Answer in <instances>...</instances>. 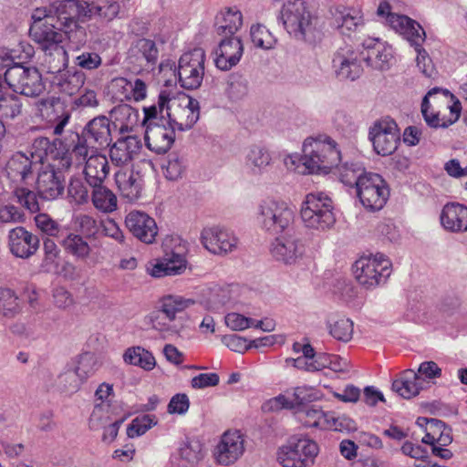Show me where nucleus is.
I'll return each instance as SVG.
<instances>
[{
  "label": "nucleus",
  "instance_id": "nucleus-1",
  "mask_svg": "<svg viewBox=\"0 0 467 467\" xmlns=\"http://www.w3.org/2000/svg\"><path fill=\"white\" fill-rule=\"evenodd\" d=\"M79 15L76 0H57L37 7L31 16L30 36L47 51L61 48L64 33L73 48L79 50L87 42L86 29L78 25Z\"/></svg>",
  "mask_w": 467,
  "mask_h": 467
},
{
  "label": "nucleus",
  "instance_id": "nucleus-2",
  "mask_svg": "<svg viewBox=\"0 0 467 467\" xmlns=\"http://www.w3.org/2000/svg\"><path fill=\"white\" fill-rule=\"evenodd\" d=\"M147 114L153 119L160 115L175 130L186 131L198 121L200 106L199 101L191 97H185L179 100L171 99L169 92L163 90L159 95L157 104L149 107Z\"/></svg>",
  "mask_w": 467,
  "mask_h": 467
},
{
  "label": "nucleus",
  "instance_id": "nucleus-3",
  "mask_svg": "<svg viewBox=\"0 0 467 467\" xmlns=\"http://www.w3.org/2000/svg\"><path fill=\"white\" fill-rule=\"evenodd\" d=\"M461 102L448 89L431 88L423 98L421 113L431 128H447L460 117Z\"/></svg>",
  "mask_w": 467,
  "mask_h": 467
},
{
  "label": "nucleus",
  "instance_id": "nucleus-4",
  "mask_svg": "<svg viewBox=\"0 0 467 467\" xmlns=\"http://www.w3.org/2000/svg\"><path fill=\"white\" fill-rule=\"evenodd\" d=\"M303 153L301 161L308 173H328L341 159L337 142L326 134L306 139Z\"/></svg>",
  "mask_w": 467,
  "mask_h": 467
},
{
  "label": "nucleus",
  "instance_id": "nucleus-5",
  "mask_svg": "<svg viewBox=\"0 0 467 467\" xmlns=\"http://www.w3.org/2000/svg\"><path fill=\"white\" fill-rule=\"evenodd\" d=\"M163 256L147 267L153 277L182 275L187 268V243L179 235H168L162 242Z\"/></svg>",
  "mask_w": 467,
  "mask_h": 467
},
{
  "label": "nucleus",
  "instance_id": "nucleus-6",
  "mask_svg": "<svg viewBox=\"0 0 467 467\" xmlns=\"http://www.w3.org/2000/svg\"><path fill=\"white\" fill-rule=\"evenodd\" d=\"M331 198L322 192H310L306 196L300 210L304 225L308 229L325 232L336 223Z\"/></svg>",
  "mask_w": 467,
  "mask_h": 467
},
{
  "label": "nucleus",
  "instance_id": "nucleus-7",
  "mask_svg": "<svg viewBox=\"0 0 467 467\" xmlns=\"http://www.w3.org/2000/svg\"><path fill=\"white\" fill-rule=\"evenodd\" d=\"M295 220L293 208L285 201L266 198L257 209V222L265 231L277 234L289 232Z\"/></svg>",
  "mask_w": 467,
  "mask_h": 467
},
{
  "label": "nucleus",
  "instance_id": "nucleus-8",
  "mask_svg": "<svg viewBox=\"0 0 467 467\" xmlns=\"http://www.w3.org/2000/svg\"><path fill=\"white\" fill-rule=\"evenodd\" d=\"M319 448L317 443L303 435H295L279 448L277 461L284 467H310L314 464Z\"/></svg>",
  "mask_w": 467,
  "mask_h": 467
},
{
  "label": "nucleus",
  "instance_id": "nucleus-9",
  "mask_svg": "<svg viewBox=\"0 0 467 467\" xmlns=\"http://www.w3.org/2000/svg\"><path fill=\"white\" fill-rule=\"evenodd\" d=\"M391 264L382 254L362 256L353 265L355 278L365 289L384 285L391 273Z\"/></svg>",
  "mask_w": 467,
  "mask_h": 467
},
{
  "label": "nucleus",
  "instance_id": "nucleus-10",
  "mask_svg": "<svg viewBox=\"0 0 467 467\" xmlns=\"http://www.w3.org/2000/svg\"><path fill=\"white\" fill-rule=\"evenodd\" d=\"M280 18L287 33L298 40H306L313 32L312 16L304 0L285 3Z\"/></svg>",
  "mask_w": 467,
  "mask_h": 467
},
{
  "label": "nucleus",
  "instance_id": "nucleus-11",
  "mask_svg": "<svg viewBox=\"0 0 467 467\" xmlns=\"http://www.w3.org/2000/svg\"><path fill=\"white\" fill-rule=\"evenodd\" d=\"M356 195L368 212L381 210L386 204L389 190L384 179L378 173L368 172L358 184Z\"/></svg>",
  "mask_w": 467,
  "mask_h": 467
},
{
  "label": "nucleus",
  "instance_id": "nucleus-12",
  "mask_svg": "<svg viewBox=\"0 0 467 467\" xmlns=\"http://www.w3.org/2000/svg\"><path fill=\"white\" fill-rule=\"evenodd\" d=\"M377 15L392 28L396 33L401 35L414 47H421L425 40V32L419 23L407 16L391 13L388 2L379 3Z\"/></svg>",
  "mask_w": 467,
  "mask_h": 467
},
{
  "label": "nucleus",
  "instance_id": "nucleus-13",
  "mask_svg": "<svg viewBox=\"0 0 467 467\" xmlns=\"http://www.w3.org/2000/svg\"><path fill=\"white\" fill-rule=\"evenodd\" d=\"M144 108L143 125L145 126V142L149 150L157 154L166 153L175 141V130L169 126L163 117L150 118Z\"/></svg>",
  "mask_w": 467,
  "mask_h": 467
},
{
  "label": "nucleus",
  "instance_id": "nucleus-14",
  "mask_svg": "<svg viewBox=\"0 0 467 467\" xmlns=\"http://www.w3.org/2000/svg\"><path fill=\"white\" fill-rule=\"evenodd\" d=\"M5 84L16 93L26 97H37L45 90L42 76L36 67H26L22 64L9 68Z\"/></svg>",
  "mask_w": 467,
  "mask_h": 467
},
{
  "label": "nucleus",
  "instance_id": "nucleus-15",
  "mask_svg": "<svg viewBox=\"0 0 467 467\" xmlns=\"http://www.w3.org/2000/svg\"><path fill=\"white\" fill-rule=\"evenodd\" d=\"M205 52L194 48L182 55L178 64L179 82L183 88H198L204 76Z\"/></svg>",
  "mask_w": 467,
  "mask_h": 467
},
{
  "label": "nucleus",
  "instance_id": "nucleus-16",
  "mask_svg": "<svg viewBox=\"0 0 467 467\" xmlns=\"http://www.w3.org/2000/svg\"><path fill=\"white\" fill-rule=\"evenodd\" d=\"M368 138L377 154L389 156L398 149L400 133L397 123L389 118H385L373 123L369 128Z\"/></svg>",
  "mask_w": 467,
  "mask_h": 467
},
{
  "label": "nucleus",
  "instance_id": "nucleus-17",
  "mask_svg": "<svg viewBox=\"0 0 467 467\" xmlns=\"http://www.w3.org/2000/svg\"><path fill=\"white\" fill-rule=\"evenodd\" d=\"M193 304L192 299L184 298L181 296L169 295L163 296L160 302L158 311L149 317L152 327L160 331H174L175 327L171 323L175 321L178 314Z\"/></svg>",
  "mask_w": 467,
  "mask_h": 467
},
{
  "label": "nucleus",
  "instance_id": "nucleus-18",
  "mask_svg": "<svg viewBox=\"0 0 467 467\" xmlns=\"http://www.w3.org/2000/svg\"><path fill=\"white\" fill-rule=\"evenodd\" d=\"M201 243L211 254L225 255L238 248L239 239L232 230L224 226L213 225L202 229Z\"/></svg>",
  "mask_w": 467,
  "mask_h": 467
},
{
  "label": "nucleus",
  "instance_id": "nucleus-19",
  "mask_svg": "<svg viewBox=\"0 0 467 467\" xmlns=\"http://www.w3.org/2000/svg\"><path fill=\"white\" fill-rule=\"evenodd\" d=\"M363 62L361 52L346 46L339 47L334 54L332 67L339 80L354 81L363 73Z\"/></svg>",
  "mask_w": 467,
  "mask_h": 467
},
{
  "label": "nucleus",
  "instance_id": "nucleus-20",
  "mask_svg": "<svg viewBox=\"0 0 467 467\" xmlns=\"http://www.w3.org/2000/svg\"><path fill=\"white\" fill-rule=\"evenodd\" d=\"M270 251L276 261L285 265H295L302 259L306 247L297 234L287 232L285 235L275 238Z\"/></svg>",
  "mask_w": 467,
  "mask_h": 467
},
{
  "label": "nucleus",
  "instance_id": "nucleus-21",
  "mask_svg": "<svg viewBox=\"0 0 467 467\" xmlns=\"http://www.w3.org/2000/svg\"><path fill=\"white\" fill-rule=\"evenodd\" d=\"M39 244L38 236L23 226H16L8 232V249L17 258H30L37 252Z\"/></svg>",
  "mask_w": 467,
  "mask_h": 467
},
{
  "label": "nucleus",
  "instance_id": "nucleus-22",
  "mask_svg": "<svg viewBox=\"0 0 467 467\" xmlns=\"http://www.w3.org/2000/svg\"><path fill=\"white\" fill-rule=\"evenodd\" d=\"M125 225L130 233L138 240L147 244H153L158 234L155 220L148 213L133 210L125 218Z\"/></svg>",
  "mask_w": 467,
  "mask_h": 467
},
{
  "label": "nucleus",
  "instance_id": "nucleus-23",
  "mask_svg": "<svg viewBox=\"0 0 467 467\" xmlns=\"http://www.w3.org/2000/svg\"><path fill=\"white\" fill-rule=\"evenodd\" d=\"M244 452V439L238 431H226L214 449V458L222 465L234 463Z\"/></svg>",
  "mask_w": 467,
  "mask_h": 467
},
{
  "label": "nucleus",
  "instance_id": "nucleus-24",
  "mask_svg": "<svg viewBox=\"0 0 467 467\" xmlns=\"http://www.w3.org/2000/svg\"><path fill=\"white\" fill-rule=\"evenodd\" d=\"M364 50L361 52L367 66L378 69L387 70L393 59V51L390 46L379 38H368L363 42Z\"/></svg>",
  "mask_w": 467,
  "mask_h": 467
},
{
  "label": "nucleus",
  "instance_id": "nucleus-25",
  "mask_svg": "<svg viewBox=\"0 0 467 467\" xmlns=\"http://www.w3.org/2000/svg\"><path fill=\"white\" fill-rule=\"evenodd\" d=\"M158 57L159 50L155 42L148 38H140L131 44L127 59L130 64L148 69L156 65Z\"/></svg>",
  "mask_w": 467,
  "mask_h": 467
},
{
  "label": "nucleus",
  "instance_id": "nucleus-26",
  "mask_svg": "<svg viewBox=\"0 0 467 467\" xmlns=\"http://www.w3.org/2000/svg\"><path fill=\"white\" fill-rule=\"evenodd\" d=\"M63 182L62 172L48 165L38 172L36 179L37 194L47 201L55 200L64 191Z\"/></svg>",
  "mask_w": 467,
  "mask_h": 467
},
{
  "label": "nucleus",
  "instance_id": "nucleus-27",
  "mask_svg": "<svg viewBox=\"0 0 467 467\" xmlns=\"http://www.w3.org/2000/svg\"><path fill=\"white\" fill-rule=\"evenodd\" d=\"M35 161L24 151L18 150L11 155L5 164L7 178L17 183H26L34 176L36 168Z\"/></svg>",
  "mask_w": 467,
  "mask_h": 467
},
{
  "label": "nucleus",
  "instance_id": "nucleus-28",
  "mask_svg": "<svg viewBox=\"0 0 467 467\" xmlns=\"http://www.w3.org/2000/svg\"><path fill=\"white\" fill-rule=\"evenodd\" d=\"M243 44L239 37H224L215 50L214 63L221 70H230L243 56Z\"/></svg>",
  "mask_w": 467,
  "mask_h": 467
},
{
  "label": "nucleus",
  "instance_id": "nucleus-29",
  "mask_svg": "<svg viewBox=\"0 0 467 467\" xmlns=\"http://www.w3.org/2000/svg\"><path fill=\"white\" fill-rule=\"evenodd\" d=\"M111 121L106 116H98L89 120L82 136L89 141L90 147L109 146L111 141Z\"/></svg>",
  "mask_w": 467,
  "mask_h": 467
},
{
  "label": "nucleus",
  "instance_id": "nucleus-30",
  "mask_svg": "<svg viewBox=\"0 0 467 467\" xmlns=\"http://www.w3.org/2000/svg\"><path fill=\"white\" fill-rule=\"evenodd\" d=\"M440 219L443 228L449 232H467V206L463 204L447 203L441 210Z\"/></svg>",
  "mask_w": 467,
  "mask_h": 467
},
{
  "label": "nucleus",
  "instance_id": "nucleus-31",
  "mask_svg": "<svg viewBox=\"0 0 467 467\" xmlns=\"http://www.w3.org/2000/svg\"><path fill=\"white\" fill-rule=\"evenodd\" d=\"M115 182L121 196L129 202L137 201L143 189L142 176L134 171H119L115 173Z\"/></svg>",
  "mask_w": 467,
  "mask_h": 467
},
{
  "label": "nucleus",
  "instance_id": "nucleus-32",
  "mask_svg": "<svg viewBox=\"0 0 467 467\" xmlns=\"http://www.w3.org/2000/svg\"><path fill=\"white\" fill-rule=\"evenodd\" d=\"M297 417L306 427L338 430V419L315 406H307L298 410Z\"/></svg>",
  "mask_w": 467,
  "mask_h": 467
},
{
  "label": "nucleus",
  "instance_id": "nucleus-33",
  "mask_svg": "<svg viewBox=\"0 0 467 467\" xmlns=\"http://www.w3.org/2000/svg\"><path fill=\"white\" fill-rule=\"evenodd\" d=\"M140 143L136 137L118 140L109 150V157L116 166L128 165L139 153Z\"/></svg>",
  "mask_w": 467,
  "mask_h": 467
},
{
  "label": "nucleus",
  "instance_id": "nucleus-34",
  "mask_svg": "<svg viewBox=\"0 0 467 467\" xmlns=\"http://www.w3.org/2000/svg\"><path fill=\"white\" fill-rule=\"evenodd\" d=\"M333 26L341 35L349 36L363 26L362 13L351 7L337 8L334 14Z\"/></svg>",
  "mask_w": 467,
  "mask_h": 467
},
{
  "label": "nucleus",
  "instance_id": "nucleus-35",
  "mask_svg": "<svg viewBox=\"0 0 467 467\" xmlns=\"http://www.w3.org/2000/svg\"><path fill=\"white\" fill-rule=\"evenodd\" d=\"M109 173L108 159L103 154H91L84 167L85 180L89 186H99L103 183Z\"/></svg>",
  "mask_w": 467,
  "mask_h": 467
},
{
  "label": "nucleus",
  "instance_id": "nucleus-36",
  "mask_svg": "<svg viewBox=\"0 0 467 467\" xmlns=\"http://www.w3.org/2000/svg\"><path fill=\"white\" fill-rule=\"evenodd\" d=\"M243 24L242 13L236 8H228L220 12L215 18V31L224 37H235L234 34Z\"/></svg>",
  "mask_w": 467,
  "mask_h": 467
},
{
  "label": "nucleus",
  "instance_id": "nucleus-37",
  "mask_svg": "<svg viewBox=\"0 0 467 467\" xmlns=\"http://www.w3.org/2000/svg\"><path fill=\"white\" fill-rule=\"evenodd\" d=\"M423 379L412 369L405 370L392 383V389L404 399H410L420 393Z\"/></svg>",
  "mask_w": 467,
  "mask_h": 467
},
{
  "label": "nucleus",
  "instance_id": "nucleus-38",
  "mask_svg": "<svg viewBox=\"0 0 467 467\" xmlns=\"http://www.w3.org/2000/svg\"><path fill=\"white\" fill-rule=\"evenodd\" d=\"M272 162V156L269 150L260 145H252L248 148L244 165L254 175H259L265 172Z\"/></svg>",
  "mask_w": 467,
  "mask_h": 467
},
{
  "label": "nucleus",
  "instance_id": "nucleus-39",
  "mask_svg": "<svg viewBox=\"0 0 467 467\" xmlns=\"http://www.w3.org/2000/svg\"><path fill=\"white\" fill-rule=\"evenodd\" d=\"M92 188L91 201L94 207L104 213H110L117 210L118 200L114 192L104 186H90Z\"/></svg>",
  "mask_w": 467,
  "mask_h": 467
},
{
  "label": "nucleus",
  "instance_id": "nucleus-40",
  "mask_svg": "<svg viewBox=\"0 0 467 467\" xmlns=\"http://www.w3.org/2000/svg\"><path fill=\"white\" fill-rule=\"evenodd\" d=\"M112 87L123 89V96L127 99L140 101L147 96V85L140 78L129 80L125 78H117L112 80Z\"/></svg>",
  "mask_w": 467,
  "mask_h": 467
},
{
  "label": "nucleus",
  "instance_id": "nucleus-41",
  "mask_svg": "<svg viewBox=\"0 0 467 467\" xmlns=\"http://www.w3.org/2000/svg\"><path fill=\"white\" fill-rule=\"evenodd\" d=\"M121 12L118 0H99L87 5L86 15L89 17L110 21Z\"/></svg>",
  "mask_w": 467,
  "mask_h": 467
},
{
  "label": "nucleus",
  "instance_id": "nucleus-42",
  "mask_svg": "<svg viewBox=\"0 0 467 467\" xmlns=\"http://www.w3.org/2000/svg\"><path fill=\"white\" fill-rule=\"evenodd\" d=\"M339 180L346 185L358 187V184L369 171H366L365 167L358 161H347L337 167Z\"/></svg>",
  "mask_w": 467,
  "mask_h": 467
},
{
  "label": "nucleus",
  "instance_id": "nucleus-43",
  "mask_svg": "<svg viewBox=\"0 0 467 467\" xmlns=\"http://www.w3.org/2000/svg\"><path fill=\"white\" fill-rule=\"evenodd\" d=\"M187 160L184 155L171 152L161 165L164 177L169 181L181 179L187 170Z\"/></svg>",
  "mask_w": 467,
  "mask_h": 467
},
{
  "label": "nucleus",
  "instance_id": "nucleus-44",
  "mask_svg": "<svg viewBox=\"0 0 467 467\" xmlns=\"http://www.w3.org/2000/svg\"><path fill=\"white\" fill-rule=\"evenodd\" d=\"M60 244L67 253L78 258L85 259L89 255L90 246L79 234H67L65 237H62Z\"/></svg>",
  "mask_w": 467,
  "mask_h": 467
},
{
  "label": "nucleus",
  "instance_id": "nucleus-45",
  "mask_svg": "<svg viewBox=\"0 0 467 467\" xmlns=\"http://www.w3.org/2000/svg\"><path fill=\"white\" fill-rule=\"evenodd\" d=\"M123 358L126 363L139 366L145 370H151L156 365L153 355L140 347L128 348L123 355Z\"/></svg>",
  "mask_w": 467,
  "mask_h": 467
},
{
  "label": "nucleus",
  "instance_id": "nucleus-46",
  "mask_svg": "<svg viewBox=\"0 0 467 467\" xmlns=\"http://www.w3.org/2000/svg\"><path fill=\"white\" fill-rule=\"evenodd\" d=\"M179 453L182 460L192 466L196 465L203 459V445L197 439H186L179 448Z\"/></svg>",
  "mask_w": 467,
  "mask_h": 467
},
{
  "label": "nucleus",
  "instance_id": "nucleus-47",
  "mask_svg": "<svg viewBox=\"0 0 467 467\" xmlns=\"http://www.w3.org/2000/svg\"><path fill=\"white\" fill-rule=\"evenodd\" d=\"M23 104L19 97L4 94L0 97V119L12 120L22 113Z\"/></svg>",
  "mask_w": 467,
  "mask_h": 467
},
{
  "label": "nucleus",
  "instance_id": "nucleus-48",
  "mask_svg": "<svg viewBox=\"0 0 467 467\" xmlns=\"http://www.w3.org/2000/svg\"><path fill=\"white\" fill-rule=\"evenodd\" d=\"M224 91L229 99L241 100L248 93V81L241 75L233 74L227 79Z\"/></svg>",
  "mask_w": 467,
  "mask_h": 467
},
{
  "label": "nucleus",
  "instance_id": "nucleus-49",
  "mask_svg": "<svg viewBox=\"0 0 467 467\" xmlns=\"http://www.w3.org/2000/svg\"><path fill=\"white\" fill-rule=\"evenodd\" d=\"M54 143L51 142L48 138L40 136L34 139L26 154L30 159L34 160L35 163L37 165L43 162L44 159L49 154L54 152Z\"/></svg>",
  "mask_w": 467,
  "mask_h": 467
},
{
  "label": "nucleus",
  "instance_id": "nucleus-50",
  "mask_svg": "<svg viewBox=\"0 0 467 467\" xmlns=\"http://www.w3.org/2000/svg\"><path fill=\"white\" fill-rule=\"evenodd\" d=\"M34 221L37 229L43 234L56 238L64 236V228L47 213H38Z\"/></svg>",
  "mask_w": 467,
  "mask_h": 467
},
{
  "label": "nucleus",
  "instance_id": "nucleus-51",
  "mask_svg": "<svg viewBox=\"0 0 467 467\" xmlns=\"http://www.w3.org/2000/svg\"><path fill=\"white\" fill-rule=\"evenodd\" d=\"M85 83V75L81 71H67L61 75L58 85L62 92L72 96L76 94Z\"/></svg>",
  "mask_w": 467,
  "mask_h": 467
},
{
  "label": "nucleus",
  "instance_id": "nucleus-52",
  "mask_svg": "<svg viewBox=\"0 0 467 467\" xmlns=\"http://www.w3.org/2000/svg\"><path fill=\"white\" fill-rule=\"evenodd\" d=\"M99 366L98 358L93 354L86 352L79 356L74 369L84 382L96 373Z\"/></svg>",
  "mask_w": 467,
  "mask_h": 467
},
{
  "label": "nucleus",
  "instance_id": "nucleus-53",
  "mask_svg": "<svg viewBox=\"0 0 467 467\" xmlns=\"http://www.w3.org/2000/svg\"><path fill=\"white\" fill-rule=\"evenodd\" d=\"M110 404L96 403L89 417L88 425L91 430H99L112 422Z\"/></svg>",
  "mask_w": 467,
  "mask_h": 467
},
{
  "label": "nucleus",
  "instance_id": "nucleus-54",
  "mask_svg": "<svg viewBox=\"0 0 467 467\" xmlns=\"http://www.w3.org/2000/svg\"><path fill=\"white\" fill-rule=\"evenodd\" d=\"M250 36L253 44L256 47L271 49L275 44V38L272 33L263 25H253L250 29Z\"/></svg>",
  "mask_w": 467,
  "mask_h": 467
},
{
  "label": "nucleus",
  "instance_id": "nucleus-55",
  "mask_svg": "<svg viewBox=\"0 0 467 467\" xmlns=\"http://www.w3.org/2000/svg\"><path fill=\"white\" fill-rule=\"evenodd\" d=\"M13 194L17 202L30 213H36L39 212L40 207L35 192L24 186H17L14 189Z\"/></svg>",
  "mask_w": 467,
  "mask_h": 467
},
{
  "label": "nucleus",
  "instance_id": "nucleus-56",
  "mask_svg": "<svg viewBox=\"0 0 467 467\" xmlns=\"http://www.w3.org/2000/svg\"><path fill=\"white\" fill-rule=\"evenodd\" d=\"M328 330L335 339L348 342L352 338L353 322L348 318H339L328 324Z\"/></svg>",
  "mask_w": 467,
  "mask_h": 467
},
{
  "label": "nucleus",
  "instance_id": "nucleus-57",
  "mask_svg": "<svg viewBox=\"0 0 467 467\" xmlns=\"http://www.w3.org/2000/svg\"><path fill=\"white\" fill-rule=\"evenodd\" d=\"M19 310L18 298L9 288H0V313L13 317Z\"/></svg>",
  "mask_w": 467,
  "mask_h": 467
},
{
  "label": "nucleus",
  "instance_id": "nucleus-58",
  "mask_svg": "<svg viewBox=\"0 0 467 467\" xmlns=\"http://www.w3.org/2000/svg\"><path fill=\"white\" fill-rule=\"evenodd\" d=\"M157 421L151 415H143L135 418L127 428V435L133 439L143 435L152 426L156 425Z\"/></svg>",
  "mask_w": 467,
  "mask_h": 467
},
{
  "label": "nucleus",
  "instance_id": "nucleus-59",
  "mask_svg": "<svg viewBox=\"0 0 467 467\" xmlns=\"http://www.w3.org/2000/svg\"><path fill=\"white\" fill-rule=\"evenodd\" d=\"M74 63L82 69L92 71L102 65V58L99 53L86 50L75 57Z\"/></svg>",
  "mask_w": 467,
  "mask_h": 467
},
{
  "label": "nucleus",
  "instance_id": "nucleus-60",
  "mask_svg": "<svg viewBox=\"0 0 467 467\" xmlns=\"http://www.w3.org/2000/svg\"><path fill=\"white\" fill-rule=\"evenodd\" d=\"M83 381L74 368H67L58 377V385L66 392H76L79 389Z\"/></svg>",
  "mask_w": 467,
  "mask_h": 467
},
{
  "label": "nucleus",
  "instance_id": "nucleus-61",
  "mask_svg": "<svg viewBox=\"0 0 467 467\" xmlns=\"http://www.w3.org/2000/svg\"><path fill=\"white\" fill-rule=\"evenodd\" d=\"M26 220L23 211L14 204H0V224L20 223Z\"/></svg>",
  "mask_w": 467,
  "mask_h": 467
},
{
  "label": "nucleus",
  "instance_id": "nucleus-62",
  "mask_svg": "<svg viewBox=\"0 0 467 467\" xmlns=\"http://www.w3.org/2000/svg\"><path fill=\"white\" fill-rule=\"evenodd\" d=\"M68 194L78 204L87 203L89 200L88 190L79 179L71 180L68 185Z\"/></svg>",
  "mask_w": 467,
  "mask_h": 467
},
{
  "label": "nucleus",
  "instance_id": "nucleus-63",
  "mask_svg": "<svg viewBox=\"0 0 467 467\" xmlns=\"http://www.w3.org/2000/svg\"><path fill=\"white\" fill-rule=\"evenodd\" d=\"M89 141L82 135H77V141L72 147L70 151L71 160L75 161L78 164L86 163L88 155Z\"/></svg>",
  "mask_w": 467,
  "mask_h": 467
},
{
  "label": "nucleus",
  "instance_id": "nucleus-64",
  "mask_svg": "<svg viewBox=\"0 0 467 467\" xmlns=\"http://www.w3.org/2000/svg\"><path fill=\"white\" fill-rule=\"evenodd\" d=\"M225 325L234 331H242L251 325H254V319L246 317L238 313H229L224 317Z\"/></svg>",
  "mask_w": 467,
  "mask_h": 467
}]
</instances>
